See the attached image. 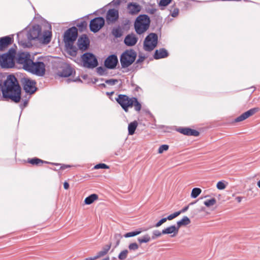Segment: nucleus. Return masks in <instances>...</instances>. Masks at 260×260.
I'll return each instance as SVG.
<instances>
[{
	"mask_svg": "<svg viewBox=\"0 0 260 260\" xmlns=\"http://www.w3.org/2000/svg\"><path fill=\"white\" fill-rule=\"evenodd\" d=\"M2 98L4 101L11 100L15 103L21 99V88L15 76L10 74L3 83L2 88Z\"/></svg>",
	"mask_w": 260,
	"mask_h": 260,
	"instance_id": "1",
	"label": "nucleus"
},
{
	"mask_svg": "<svg viewBox=\"0 0 260 260\" xmlns=\"http://www.w3.org/2000/svg\"><path fill=\"white\" fill-rule=\"evenodd\" d=\"M42 31V27L39 24H35L28 30H23L17 34V38L19 45L23 47L28 48L32 46L30 41L38 40Z\"/></svg>",
	"mask_w": 260,
	"mask_h": 260,
	"instance_id": "2",
	"label": "nucleus"
},
{
	"mask_svg": "<svg viewBox=\"0 0 260 260\" xmlns=\"http://www.w3.org/2000/svg\"><path fill=\"white\" fill-rule=\"evenodd\" d=\"M78 37V29L75 26L68 28L64 33L63 42L66 50L69 54L75 57L77 55L78 49L74 43Z\"/></svg>",
	"mask_w": 260,
	"mask_h": 260,
	"instance_id": "3",
	"label": "nucleus"
},
{
	"mask_svg": "<svg viewBox=\"0 0 260 260\" xmlns=\"http://www.w3.org/2000/svg\"><path fill=\"white\" fill-rule=\"evenodd\" d=\"M151 20L146 14H141L136 19L134 22V28L138 35H142L149 28Z\"/></svg>",
	"mask_w": 260,
	"mask_h": 260,
	"instance_id": "4",
	"label": "nucleus"
},
{
	"mask_svg": "<svg viewBox=\"0 0 260 260\" xmlns=\"http://www.w3.org/2000/svg\"><path fill=\"white\" fill-rule=\"evenodd\" d=\"M16 51L11 48L7 52L0 55V66L3 69L12 68L15 66Z\"/></svg>",
	"mask_w": 260,
	"mask_h": 260,
	"instance_id": "5",
	"label": "nucleus"
},
{
	"mask_svg": "<svg viewBox=\"0 0 260 260\" xmlns=\"http://www.w3.org/2000/svg\"><path fill=\"white\" fill-rule=\"evenodd\" d=\"M45 58L39 57L36 61H32L27 72L39 77L44 76L46 72V66L44 63Z\"/></svg>",
	"mask_w": 260,
	"mask_h": 260,
	"instance_id": "6",
	"label": "nucleus"
},
{
	"mask_svg": "<svg viewBox=\"0 0 260 260\" xmlns=\"http://www.w3.org/2000/svg\"><path fill=\"white\" fill-rule=\"evenodd\" d=\"M137 53L133 49H126L120 56L121 68L125 69L131 66L135 61Z\"/></svg>",
	"mask_w": 260,
	"mask_h": 260,
	"instance_id": "7",
	"label": "nucleus"
},
{
	"mask_svg": "<svg viewBox=\"0 0 260 260\" xmlns=\"http://www.w3.org/2000/svg\"><path fill=\"white\" fill-rule=\"evenodd\" d=\"M82 66L85 68L93 69L98 67L99 62L96 56L91 52H85L81 56Z\"/></svg>",
	"mask_w": 260,
	"mask_h": 260,
	"instance_id": "8",
	"label": "nucleus"
},
{
	"mask_svg": "<svg viewBox=\"0 0 260 260\" xmlns=\"http://www.w3.org/2000/svg\"><path fill=\"white\" fill-rule=\"evenodd\" d=\"M158 43V36L157 34L151 32L145 38L144 41V49L145 51L150 52L156 46Z\"/></svg>",
	"mask_w": 260,
	"mask_h": 260,
	"instance_id": "9",
	"label": "nucleus"
},
{
	"mask_svg": "<svg viewBox=\"0 0 260 260\" xmlns=\"http://www.w3.org/2000/svg\"><path fill=\"white\" fill-rule=\"evenodd\" d=\"M21 82L22 84L23 90L26 93L29 95L34 94L38 90V88L36 86V82L35 80L24 77L21 78Z\"/></svg>",
	"mask_w": 260,
	"mask_h": 260,
	"instance_id": "10",
	"label": "nucleus"
},
{
	"mask_svg": "<svg viewBox=\"0 0 260 260\" xmlns=\"http://www.w3.org/2000/svg\"><path fill=\"white\" fill-rule=\"evenodd\" d=\"M16 62L18 64L23 65V69L27 71L32 60L30 58L29 52H21L17 54L15 58Z\"/></svg>",
	"mask_w": 260,
	"mask_h": 260,
	"instance_id": "11",
	"label": "nucleus"
},
{
	"mask_svg": "<svg viewBox=\"0 0 260 260\" xmlns=\"http://www.w3.org/2000/svg\"><path fill=\"white\" fill-rule=\"evenodd\" d=\"M105 21L103 17H97L90 21L89 29L93 33L98 32L104 25Z\"/></svg>",
	"mask_w": 260,
	"mask_h": 260,
	"instance_id": "12",
	"label": "nucleus"
},
{
	"mask_svg": "<svg viewBox=\"0 0 260 260\" xmlns=\"http://www.w3.org/2000/svg\"><path fill=\"white\" fill-rule=\"evenodd\" d=\"M77 44L78 49L84 51L89 48L90 41L86 34H83L79 37Z\"/></svg>",
	"mask_w": 260,
	"mask_h": 260,
	"instance_id": "13",
	"label": "nucleus"
},
{
	"mask_svg": "<svg viewBox=\"0 0 260 260\" xmlns=\"http://www.w3.org/2000/svg\"><path fill=\"white\" fill-rule=\"evenodd\" d=\"M118 63V59L117 55L115 54H112L108 56L105 60L104 65L106 68L108 69H114Z\"/></svg>",
	"mask_w": 260,
	"mask_h": 260,
	"instance_id": "14",
	"label": "nucleus"
},
{
	"mask_svg": "<svg viewBox=\"0 0 260 260\" xmlns=\"http://www.w3.org/2000/svg\"><path fill=\"white\" fill-rule=\"evenodd\" d=\"M126 9L129 15L135 16L139 13L142 9V7L137 3L129 2L127 5Z\"/></svg>",
	"mask_w": 260,
	"mask_h": 260,
	"instance_id": "15",
	"label": "nucleus"
},
{
	"mask_svg": "<svg viewBox=\"0 0 260 260\" xmlns=\"http://www.w3.org/2000/svg\"><path fill=\"white\" fill-rule=\"evenodd\" d=\"M106 21L108 24L114 23L119 18V12L115 9H109L106 15Z\"/></svg>",
	"mask_w": 260,
	"mask_h": 260,
	"instance_id": "16",
	"label": "nucleus"
},
{
	"mask_svg": "<svg viewBox=\"0 0 260 260\" xmlns=\"http://www.w3.org/2000/svg\"><path fill=\"white\" fill-rule=\"evenodd\" d=\"M13 42V36L10 35L0 38V51L5 50Z\"/></svg>",
	"mask_w": 260,
	"mask_h": 260,
	"instance_id": "17",
	"label": "nucleus"
},
{
	"mask_svg": "<svg viewBox=\"0 0 260 260\" xmlns=\"http://www.w3.org/2000/svg\"><path fill=\"white\" fill-rule=\"evenodd\" d=\"M52 38V32L49 30H45L43 31V34L42 32L40 33V36L38 39V41L41 42L43 44L46 45L49 44Z\"/></svg>",
	"mask_w": 260,
	"mask_h": 260,
	"instance_id": "18",
	"label": "nucleus"
},
{
	"mask_svg": "<svg viewBox=\"0 0 260 260\" xmlns=\"http://www.w3.org/2000/svg\"><path fill=\"white\" fill-rule=\"evenodd\" d=\"M138 40V38L136 35L133 33H131L125 36L124 39V43L126 46L132 47L137 44Z\"/></svg>",
	"mask_w": 260,
	"mask_h": 260,
	"instance_id": "19",
	"label": "nucleus"
},
{
	"mask_svg": "<svg viewBox=\"0 0 260 260\" xmlns=\"http://www.w3.org/2000/svg\"><path fill=\"white\" fill-rule=\"evenodd\" d=\"M177 131L180 133L188 136L197 137L200 135L199 131L187 127H180Z\"/></svg>",
	"mask_w": 260,
	"mask_h": 260,
	"instance_id": "20",
	"label": "nucleus"
},
{
	"mask_svg": "<svg viewBox=\"0 0 260 260\" xmlns=\"http://www.w3.org/2000/svg\"><path fill=\"white\" fill-rule=\"evenodd\" d=\"M168 51L164 48H161L155 50L153 58L155 59L165 58L169 56Z\"/></svg>",
	"mask_w": 260,
	"mask_h": 260,
	"instance_id": "21",
	"label": "nucleus"
},
{
	"mask_svg": "<svg viewBox=\"0 0 260 260\" xmlns=\"http://www.w3.org/2000/svg\"><path fill=\"white\" fill-rule=\"evenodd\" d=\"M179 230V229L178 228L177 225H172L166 229H163L162 230V233L163 235L173 234V235H171V237H174L178 234Z\"/></svg>",
	"mask_w": 260,
	"mask_h": 260,
	"instance_id": "22",
	"label": "nucleus"
},
{
	"mask_svg": "<svg viewBox=\"0 0 260 260\" xmlns=\"http://www.w3.org/2000/svg\"><path fill=\"white\" fill-rule=\"evenodd\" d=\"M129 97L126 94H119L118 96L115 98L116 101L118 104L121 107L122 109H123L126 103L128 102Z\"/></svg>",
	"mask_w": 260,
	"mask_h": 260,
	"instance_id": "23",
	"label": "nucleus"
},
{
	"mask_svg": "<svg viewBox=\"0 0 260 260\" xmlns=\"http://www.w3.org/2000/svg\"><path fill=\"white\" fill-rule=\"evenodd\" d=\"M28 162L32 165H39L40 163L50 164L53 165H55L56 166H59L60 165L59 164L49 162L46 161H44L37 157H34L30 159H28Z\"/></svg>",
	"mask_w": 260,
	"mask_h": 260,
	"instance_id": "24",
	"label": "nucleus"
},
{
	"mask_svg": "<svg viewBox=\"0 0 260 260\" xmlns=\"http://www.w3.org/2000/svg\"><path fill=\"white\" fill-rule=\"evenodd\" d=\"M74 72V70L69 66L63 68L61 72L58 74L61 77H69L71 76Z\"/></svg>",
	"mask_w": 260,
	"mask_h": 260,
	"instance_id": "25",
	"label": "nucleus"
},
{
	"mask_svg": "<svg viewBox=\"0 0 260 260\" xmlns=\"http://www.w3.org/2000/svg\"><path fill=\"white\" fill-rule=\"evenodd\" d=\"M148 230V228L147 229H146L144 228H140V229H137L135 231L125 233L123 235V237L125 238H126L135 237V236H136L140 234L142 232H145V231H147Z\"/></svg>",
	"mask_w": 260,
	"mask_h": 260,
	"instance_id": "26",
	"label": "nucleus"
},
{
	"mask_svg": "<svg viewBox=\"0 0 260 260\" xmlns=\"http://www.w3.org/2000/svg\"><path fill=\"white\" fill-rule=\"evenodd\" d=\"M146 57L142 55H139L138 58L136 60V62L133 64V69L134 70H138L142 68V66L140 65L142 62L144 61Z\"/></svg>",
	"mask_w": 260,
	"mask_h": 260,
	"instance_id": "27",
	"label": "nucleus"
},
{
	"mask_svg": "<svg viewBox=\"0 0 260 260\" xmlns=\"http://www.w3.org/2000/svg\"><path fill=\"white\" fill-rule=\"evenodd\" d=\"M138 123L136 120L130 122L128 125V133L129 135H133L135 134V131L138 126Z\"/></svg>",
	"mask_w": 260,
	"mask_h": 260,
	"instance_id": "28",
	"label": "nucleus"
},
{
	"mask_svg": "<svg viewBox=\"0 0 260 260\" xmlns=\"http://www.w3.org/2000/svg\"><path fill=\"white\" fill-rule=\"evenodd\" d=\"M190 223V219L186 216H183V217L180 220L177 222V226L179 229L182 226H185L189 224Z\"/></svg>",
	"mask_w": 260,
	"mask_h": 260,
	"instance_id": "29",
	"label": "nucleus"
},
{
	"mask_svg": "<svg viewBox=\"0 0 260 260\" xmlns=\"http://www.w3.org/2000/svg\"><path fill=\"white\" fill-rule=\"evenodd\" d=\"M98 199V195L95 193H93L87 197L84 200V203L86 205H90L94 201Z\"/></svg>",
	"mask_w": 260,
	"mask_h": 260,
	"instance_id": "30",
	"label": "nucleus"
},
{
	"mask_svg": "<svg viewBox=\"0 0 260 260\" xmlns=\"http://www.w3.org/2000/svg\"><path fill=\"white\" fill-rule=\"evenodd\" d=\"M111 247V243L109 244H107V245H105L103 247L102 250L97 253L98 256H99V258H100V257L106 255L108 253L109 250L110 249Z\"/></svg>",
	"mask_w": 260,
	"mask_h": 260,
	"instance_id": "31",
	"label": "nucleus"
},
{
	"mask_svg": "<svg viewBox=\"0 0 260 260\" xmlns=\"http://www.w3.org/2000/svg\"><path fill=\"white\" fill-rule=\"evenodd\" d=\"M111 33L116 38H120L123 35V31L120 26L114 27L112 30Z\"/></svg>",
	"mask_w": 260,
	"mask_h": 260,
	"instance_id": "32",
	"label": "nucleus"
},
{
	"mask_svg": "<svg viewBox=\"0 0 260 260\" xmlns=\"http://www.w3.org/2000/svg\"><path fill=\"white\" fill-rule=\"evenodd\" d=\"M135 97L130 98L128 100V102H127L123 109L125 112H127L128 111L129 108H132L134 106V99Z\"/></svg>",
	"mask_w": 260,
	"mask_h": 260,
	"instance_id": "33",
	"label": "nucleus"
},
{
	"mask_svg": "<svg viewBox=\"0 0 260 260\" xmlns=\"http://www.w3.org/2000/svg\"><path fill=\"white\" fill-rule=\"evenodd\" d=\"M151 240L150 237L148 234H145L142 237H139L138 241L140 243H146L149 242Z\"/></svg>",
	"mask_w": 260,
	"mask_h": 260,
	"instance_id": "34",
	"label": "nucleus"
},
{
	"mask_svg": "<svg viewBox=\"0 0 260 260\" xmlns=\"http://www.w3.org/2000/svg\"><path fill=\"white\" fill-rule=\"evenodd\" d=\"M201 191H202V190L200 188H198V187L193 188L192 189V191L191 192V197L193 199L197 198L200 195V194L201 193Z\"/></svg>",
	"mask_w": 260,
	"mask_h": 260,
	"instance_id": "35",
	"label": "nucleus"
},
{
	"mask_svg": "<svg viewBox=\"0 0 260 260\" xmlns=\"http://www.w3.org/2000/svg\"><path fill=\"white\" fill-rule=\"evenodd\" d=\"M77 26L78 27L79 31L82 32L86 29L87 23L84 20L82 21L77 24Z\"/></svg>",
	"mask_w": 260,
	"mask_h": 260,
	"instance_id": "36",
	"label": "nucleus"
},
{
	"mask_svg": "<svg viewBox=\"0 0 260 260\" xmlns=\"http://www.w3.org/2000/svg\"><path fill=\"white\" fill-rule=\"evenodd\" d=\"M134 107L135 110L137 112H139L142 108V105L141 103L139 102L138 98L136 97H135V98L134 99Z\"/></svg>",
	"mask_w": 260,
	"mask_h": 260,
	"instance_id": "37",
	"label": "nucleus"
},
{
	"mask_svg": "<svg viewBox=\"0 0 260 260\" xmlns=\"http://www.w3.org/2000/svg\"><path fill=\"white\" fill-rule=\"evenodd\" d=\"M172 0H160L158 3V6L160 7V9L161 10L164 9V7L168 6L171 2Z\"/></svg>",
	"mask_w": 260,
	"mask_h": 260,
	"instance_id": "38",
	"label": "nucleus"
},
{
	"mask_svg": "<svg viewBox=\"0 0 260 260\" xmlns=\"http://www.w3.org/2000/svg\"><path fill=\"white\" fill-rule=\"evenodd\" d=\"M122 237V236L120 234L116 233L114 235L113 240L115 241L114 248H116L119 245Z\"/></svg>",
	"mask_w": 260,
	"mask_h": 260,
	"instance_id": "39",
	"label": "nucleus"
},
{
	"mask_svg": "<svg viewBox=\"0 0 260 260\" xmlns=\"http://www.w3.org/2000/svg\"><path fill=\"white\" fill-rule=\"evenodd\" d=\"M216 203V200L214 198L210 200H207L204 201V204L207 207H210L214 205Z\"/></svg>",
	"mask_w": 260,
	"mask_h": 260,
	"instance_id": "40",
	"label": "nucleus"
},
{
	"mask_svg": "<svg viewBox=\"0 0 260 260\" xmlns=\"http://www.w3.org/2000/svg\"><path fill=\"white\" fill-rule=\"evenodd\" d=\"M128 251L127 249H125L120 252L118 256V258L120 260H124L127 257Z\"/></svg>",
	"mask_w": 260,
	"mask_h": 260,
	"instance_id": "41",
	"label": "nucleus"
},
{
	"mask_svg": "<svg viewBox=\"0 0 260 260\" xmlns=\"http://www.w3.org/2000/svg\"><path fill=\"white\" fill-rule=\"evenodd\" d=\"M161 235H163L162 233V231L160 232L157 230H154L152 232V236L151 237V239L152 240H155L157 238L160 237L161 236Z\"/></svg>",
	"mask_w": 260,
	"mask_h": 260,
	"instance_id": "42",
	"label": "nucleus"
},
{
	"mask_svg": "<svg viewBox=\"0 0 260 260\" xmlns=\"http://www.w3.org/2000/svg\"><path fill=\"white\" fill-rule=\"evenodd\" d=\"M259 110V108L255 107L248 110V111H246V113L248 114V116L250 117L253 115L255 113L257 112Z\"/></svg>",
	"mask_w": 260,
	"mask_h": 260,
	"instance_id": "43",
	"label": "nucleus"
},
{
	"mask_svg": "<svg viewBox=\"0 0 260 260\" xmlns=\"http://www.w3.org/2000/svg\"><path fill=\"white\" fill-rule=\"evenodd\" d=\"M109 167L108 165L104 163H100L94 166L93 169H109Z\"/></svg>",
	"mask_w": 260,
	"mask_h": 260,
	"instance_id": "44",
	"label": "nucleus"
},
{
	"mask_svg": "<svg viewBox=\"0 0 260 260\" xmlns=\"http://www.w3.org/2000/svg\"><path fill=\"white\" fill-rule=\"evenodd\" d=\"M169 145L167 144L161 145L158 148V153H162L164 151H167L169 149Z\"/></svg>",
	"mask_w": 260,
	"mask_h": 260,
	"instance_id": "45",
	"label": "nucleus"
},
{
	"mask_svg": "<svg viewBox=\"0 0 260 260\" xmlns=\"http://www.w3.org/2000/svg\"><path fill=\"white\" fill-rule=\"evenodd\" d=\"M96 70L97 73L100 76L104 75L106 72V69L101 66L97 67Z\"/></svg>",
	"mask_w": 260,
	"mask_h": 260,
	"instance_id": "46",
	"label": "nucleus"
},
{
	"mask_svg": "<svg viewBox=\"0 0 260 260\" xmlns=\"http://www.w3.org/2000/svg\"><path fill=\"white\" fill-rule=\"evenodd\" d=\"M106 83L109 84L110 85H114L116 83H117L118 81L116 79H106L105 80Z\"/></svg>",
	"mask_w": 260,
	"mask_h": 260,
	"instance_id": "47",
	"label": "nucleus"
},
{
	"mask_svg": "<svg viewBox=\"0 0 260 260\" xmlns=\"http://www.w3.org/2000/svg\"><path fill=\"white\" fill-rule=\"evenodd\" d=\"M139 245L136 243H132L129 244L128 249L130 250H136L138 249Z\"/></svg>",
	"mask_w": 260,
	"mask_h": 260,
	"instance_id": "48",
	"label": "nucleus"
},
{
	"mask_svg": "<svg viewBox=\"0 0 260 260\" xmlns=\"http://www.w3.org/2000/svg\"><path fill=\"white\" fill-rule=\"evenodd\" d=\"M225 187V185L222 181H218L216 184V187L219 190L224 189Z\"/></svg>",
	"mask_w": 260,
	"mask_h": 260,
	"instance_id": "49",
	"label": "nucleus"
},
{
	"mask_svg": "<svg viewBox=\"0 0 260 260\" xmlns=\"http://www.w3.org/2000/svg\"><path fill=\"white\" fill-rule=\"evenodd\" d=\"M178 213H179V212H175L173 213V214H171L169 215V216H168L167 217H166V219H167V220H171L174 219L175 218L177 217L178 216H179Z\"/></svg>",
	"mask_w": 260,
	"mask_h": 260,
	"instance_id": "50",
	"label": "nucleus"
},
{
	"mask_svg": "<svg viewBox=\"0 0 260 260\" xmlns=\"http://www.w3.org/2000/svg\"><path fill=\"white\" fill-rule=\"evenodd\" d=\"M167 221V219L166 217L161 218L156 223L154 226L156 228L159 227L161 225H162L164 223Z\"/></svg>",
	"mask_w": 260,
	"mask_h": 260,
	"instance_id": "51",
	"label": "nucleus"
},
{
	"mask_svg": "<svg viewBox=\"0 0 260 260\" xmlns=\"http://www.w3.org/2000/svg\"><path fill=\"white\" fill-rule=\"evenodd\" d=\"M28 100H25L23 103L22 104H20L19 105V107L20 108V109H21V111H22V110L25 108L26 107L27 105H28ZM22 113V111H21V113Z\"/></svg>",
	"mask_w": 260,
	"mask_h": 260,
	"instance_id": "52",
	"label": "nucleus"
},
{
	"mask_svg": "<svg viewBox=\"0 0 260 260\" xmlns=\"http://www.w3.org/2000/svg\"><path fill=\"white\" fill-rule=\"evenodd\" d=\"M245 119V116H244L243 114H242L239 116L237 117L235 119V121L236 122H240L244 120Z\"/></svg>",
	"mask_w": 260,
	"mask_h": 260,
	"instance_id": "53",
	"label": "nucleus"
},
{
	"mask_svg": "<svg viewBox=\"0 0 260 260\" xmlns=\"http://www.w3.org/2000/svg\"><path fill=\"white\" fill-rule=\"evenodd\" d=\"M147 13L150 14H154L156 12L157 9L155 8H148L146 9Z\"/></svg>",
	"mask_w": 260,
	"mask_h": 260,
	"instance_id": "54",
	"label": "nucleus"
},
{
	"mask_svg": "<svg viewBox=\"0 0 260 260\" xmlns=\"http://www.w3.org/2000/svg\"><path fill=\"white\" fill-rule=\"evenodd\" d=\"M179 13V9L178 8H175L173 11L172 13H171V16L173 17H176L178 16Z\"/></svg>",
	"mask_w": 260,
	"mask_h": 260,
	"instance_id": "55",
	"label": "nucleus"
},
{
	"mask_svg": "<svg viewBox=\"0 0 260 260\" xmlns=\"http://www.w3.org/2000/svg\"><path fill=\"white\" fill-rule=\"evenodd\" d=\"M188 208H189V205H187L186 206H185L181 210H180V211H177V212H179L178 214L179 215L181 214V213H184L186 211H187L188 209Z\"/></svg>",
	"mask_w": 260,
	"mask_h": 260,
	"instance_id": "56",
	"label": "nucleus"
},
{
	"mask_svg": "<svg viewBox=\"0 0 260 260\" xmlns=\"http://www.w3.org/2000/svg\"><path fill=\"white\" fill-rule=\"evenodd\" d=\"M82 77L83 79L87 80V83H89L91 82V79L89 78L87 75H84Z\"/></svg>",
	"mask_w": 260,
	"mask_h": 260,
	"instance_id": "57",
	"label": "nucleus"
},
{
	"mask_svg": "<svg viewBox=\"0 0 260 260\" xmlns=\"http://www.w3.org/2000/svg\"><path fill=\"white\" fill-rule=\"evenodd\" d=\"M71 167V166L70 165H62V166H61L58 169V170H64L66 169H67V168H69Z\"/></svg>",
	"mask_w": 260,
	"mask_h": 260,
	"instance_id": "58",
	"label": "nucleus"
},
{
	"mask_svg": "<svg viewBox=\"0 0 260 260\" xmlns=\"http://www.w3.org/2000/svg\"><path fill=\"white\" fill-rule=\"evenodd\" d=\"M112 3L114 6H117L120 4L121 3V0H113L112 1Z\"/></svg>",
	"mask_w": 260,
	"mask_h": 260,
	"instance_id": "59",
	"label": "nucleus"
},
{
	"mask_svg": "<svg viewBox=\"0 0 260 260\" xmlns=\"http://www.w3.org/2000/svg\"><path fill=\"white\" fill-rule=\"evenodd\" d=\"M68 81H73V82H82V81L81 80V79L79 78V77H77L74 80H71L70 79H68Z\"/></svg>",
	"mask_w": 260,
	"mask_h": 260,
	"instance_id": "60",
	"label": "nucleus"
},
{
	"mask_svg": "<svg viewBox=\"0 0 260 260\" xmlns=\"http://www.w3.org/2000/svg\"><path fill=\"white\" fill-rule=\"evenodd\" d=\"M69 187H70V185L69 184V183L67 181H65L64 183H63V187L65 189H68L69 188Z\"/></svg>",
	"mask_w": 260,
	"mask_h": 260,
	"instance_id": "61",
	"label": "nucleus"
},
{
	"mask_svg": "<svg viewBox=\"0 0 260 260\" xmlns=\"http://www.w3.org/2000/svg\"><path fill=\"white\" fill-rule=\"evenodd\" d=\"M154 17H156V20H161L162 18L160 16L159 14H156L154 15Z\"/></svg>",
	"mask_w": 260,
	"mask_h": 260,
	"instance_id": "62",
	"label": "nucleus"
},
{
	"mask_svg": "<svg viewBox=\"0 0 260 260\" xmlns=\"http://www.w3.org/2000/svg\"><path fill=\"white\" fill-rule=\"evenodd\" d=\"M98 258H99V257L98 256V255L96 254V255H95L94 256H93V257H88V259H90V260H95Z\"/></svg>",
	"mask_w": 260,
	"mask_h": 260,
	"instance_id": "63",
	"label": "nucleus"
},
{
	"mask_svg": "<svg viewBox=\"0 0 260 260\" xmlns=\"http://www.w3.org/2000/svg\"><path fill=\"white\" fill-rule=\"evenodd\" d=\"M98 86L102 88H105L106 87V85L105 83L100 84Z\"/></svg>",
	"mask_w": 260,
	"mask_h": 260,
	"instance_id": "64",
	"label": "nucleus"
}]
</instances>
